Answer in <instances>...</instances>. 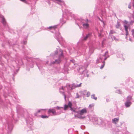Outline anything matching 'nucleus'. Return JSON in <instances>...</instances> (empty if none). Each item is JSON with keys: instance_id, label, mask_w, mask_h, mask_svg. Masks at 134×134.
Returning a JSON list of instances; mask_svg holds the SVG:
<instances>
[{"instance_id": "nucleus-1", "label": "nucleus", "mask_w": 134, "mask_h": 134, "mask_svg": "<svg viewBox=\"0 0 134 134\" xmlns=\"http://www.w3.org/2000/svg\"><path fill=\"white\" fill-rule=\"evenodd\" d=\"M87 112V110L86 108H85L79 111H78V115L77 117L80 119H83L85 118V116H80L86 113Z\"/></svg>"}, {"instance_id": "nucleus-2", "label": "nucleus", "mask_w": 134, "mask_h": 134, "mask_svg": "<svg viewBox=\"0 0 134 134\" xmlns=\"http://www.w3.org/2000/svg\"><path fill=\"white\" fill-rule=\"evenodd\" d=\"M108 51L106 52L104 55H101L99 57V58L97 59V63H98L101 60H102L103 57L104 56H105L106 55L108 54Z\"/></svg>"}, {"instance_id": "nucleus-3", "label": "nucleus", "mask_w": 134, "mask_h": 134, "mask_svg": "<svg viewBox=\"0 0 134 134\" xmlns=\"http://www.w3.org/2000/svg\"><path fill=\"white\" fill-rule=\"evenodd\" d=\"M0 18L1 19L2 23L4 25H5L6 24V21L4 17L2 15H0Z\"/></svg>"}, {"instance_id": "nucleus-4", "label": "nucleus", "mask_w": 134, "mask_h": 134, "mask_svg": "<svg viewBox=\"0 0 134 134\" xmlns=\"http://www.w3.org/2000/svg\"><path fill=\"white\" fill-rule=\"evenodd\" d=\"M52 113L53 115H55L56 111L54 109H49L48 111V113L49 114Z\"/></svg>"}, {"instance_id": "nucleus-5", "label": "nucleus", "mask_w": 134, "mask_h": 134, "mask_svg": "<svg viewBox=\"0 0 134 134\" xmlns=\"http://www.w3.org/2000/svg\"><path fill=\"white\" fill-rule=\"evenodd\" d=\"M64 88L63 87H62L60 89V92L63 93V95L64 96V98L65 99V100L66 98V96L65 95V94L64 93Z\"/></svg>"}, {"instance_id": "nucleus-6", "label": "nucleus", "mask_w": 134, "mask_h": 134, "mask_svg": "<svg viewBox=\"0 0 134 134\" xmlns=\"http://www.w3.org/2000/svg\"><path fill=\"white\" fill-rule=\"evenodd\" d=\"M131 104V103L130 101H126L125 103V106L126 107H129Z\"/></svg>"}, {"instance_id": "nucleus-7", "label": "nucleus", "mask_w": 134, "mask_h": 134, "mask_svg": "<svg viewBox=\"0 0 134 134\" xmlns=\"http://www.w3.org/2000/svg\"><path fill=\"white\" fill-rule=\"evenodd\" d=\"M124 27L125 28V30L126 31V36H127L128 34V32L127 30L128 26H127L126 25H124Z\"/></svg>"}, {"instance_id": "nucleus-8", "label": "nucleus", "mask_w": 134, "mask_h": 134, "mask_svg": "<svg viewBox=\"0 0 134 134\" xmlns=\"http://www.w3.org/2000/svg\"><path fill=\"white\" fill-rule=\"evenodd\" d=\"M84 20H83V26L84 28H86L88 27V24L87 23H84Z\"/></svg>"}, {"instance_id": "nucleus-9", "label": "nucleus", "mask_w": 134, "mask_h": 134, "mask_svg": "<svg viewBox=\"0 0 134 134\" xmlns=\"http://www.w3.org/2000/svg\"><path fill=\"white\" fill-rule=\"evenodd\" d=\"M119 119L117 118H114L112 119V122L113 123L115 124H116V122H118Z\"/></svg>"}, {"instance_id": "nucleus-10", "label": "nucleus", "mask_w": 134, "mask_h": 134, "mask_svg": "<svg viewBox=\"0 0 134 134\" xmlns=\"http://www.w3.org/2000/svg\"><path fill=\"white\" fill-rule=\"evenodd\" d=\"M91 35L90 33H89L85 37L83 38V40H86L89 37H90Z\"/></svg>"}, {"instance_id": "nucleus-11", "label": "nucleus", "mask_w": 134, "mask_h": 134, "mask_svg": "<svg viewBox=\"0 0 134 134\" xmlns=\"http://www.w3.org/2000/svg\"><path fill=\"white\" fill-rule=\"evenodd\" d=\"M68 105L69 107L70 108L71 110H72V103H71V102H70V101H69L68 102Z\"/></svg>"}, {"instance_id": "nucleus-12", "label": "nucleus", "mask_w": 134, "mask_h": 134, "mask_svg": "<svg viewBox=\"0 0 134 134\" xmlns=\"http://www.w3.org/2000/svg\"><path fill=\"white\" fill-rule=\"evenodd\" d=\"M81 84L82 83H81L79 85H75L74 84H73V86L75 87H80L81 86Z\"/></svg>"}, {"instance_id": "nucleus-13", "label": "nucleus", "mask_w": 134, "mask_h": 134, "mask_svg": "<svg viewBox=\"0 0 134 134\" xmlns=\"http://www.w3.org/2000/svg\"><path fill=\"white\" fill-rule=\"evenodd\" d=\"M60 61H61L59 59L58 60H55V61L53 62L52 63L54 64L55 63H59L60 62Z\"/></svg>"}, {"instance_id": "nucleus-14", "label": "nucleus", "mask_w": 134, "mask_h": 134, "mask_svg": "<svg viewBox=\"0 0 134 134\" xmlns=\"http://www.w3.org/2000/svg\"><path fill=\"white\" fill-rule=\"evenodd\" d=\"M131 99L132 97L131 96H128L127 98V101H130L131 100Z\"/></svg>"}, {"instance_id": "nucleus-15", "label": "nucleus", "mask_w": 134, "mask_h": 134, "mask_svg": "<svg viewBox=\"0 0 134 134\" xmlns=\"http://www.w3.org/2000/svg\"><path fill=\"white\" fill-rule=\"evenodd\" d=\"M120 26V24L118 22H117V24L116 25V27L117 28H119Z\"/></svg>"}, {"instance_id": "nucleus-16", "label": "nucleus", "mask_w": 134, "mask_h": 134, "mask_svg": "<svg viewBox=\"0 0 134 134\" xmlns=\"http://www.w3.org/2000/svg\"><path fill=\"white\" fill-rule=\"evenodd\" d=\"M111 38L113 40H115V41H118V40L114 36H112L111 37Z\"/></svg>"}, {"instance_id": "nucleus-17", "label": "nucleus", "mask_w": 134, "mask_h": 134, "mask_svg": "<svg viewBox=\"0 0 134 134\" xmlns=\"http://www.w3.org/2000/svg\"><path fill=\"white\" fill-rule=\"evenodd\" d=\"M91 98L95 100L97 99V98L95 97V95L94 94H93L91 95Z\"/></svg>"}, {"instance_id": "nucleus-18", "label": "nucleus", "mask_w": 134, "mask_h": 134, "mask_svg": "<svg viewBox=\"0 0 134 134\" xmlns=\"http://www.w3.org/2000/svg\"><path fill=\"white\" fill-rule=\"evenodd\" d=\"M115 33V32L114 30H112L110 31L109 34H111Z\"/></svg>"}, {"instance_id": "nucleus-19", "label": "nucleus", "mask_w": 134, "mask_h": 134, "mask_svg": "<svg viewBox=\"0 0 134 134\" xmlns=\"http://www.w3.org/2000/svg\"><path fill=\"white\" fill-rule=\"evenodd\" d=\"M69 107L68 105L66 104H65L64 105V110H66L68 108V107Z\"/></svg>"}, {"instance_id": "nucleus-20", "label": "nucleus", "mask_w": 134, "mask_h": 134, "mask_svg": "<svg viewBox=\"0 0 134 134\" xmlns=\"http://www.w3.org/2000/svg\"><path fill=\"white\" fill-rule=\"evenodd\" d=\"M10 125L8 124V129L9 130H11L12 129V127H10Z\"/></svg>"}, {"instance_id": "nucleus-21", "label": "nucleus", "mask_w": 134, "mask_h": 134, "mask_svg": "<svg viewBox=\"0 0 134 134\" xmlns=\"http://www.w3.org/2000/svg\"><path fill=\"white\" fill-rule=\"evenodd\" d=\"M57 27V26H51V27H49V29H51V28H53L54 29L55 28Z\"/></svg>"}, {"instance_id": "nucleus-22", "label": "nucleus", "mask_w": 134, "mask_h": 134, "mask_svg": "<svg viewBox=\"0 0 134 134\" xmlns=\"http://www.w3.org/2000/svg\"><path fill=\"white\" fill-rule=\"evenodd\" d=\"M61 54L59 56V58H60V57H62L63 56L62 51H61Z\"/></svg>"}, {"instance_id": "nucleus-23", "label": "nucleus", "mask_w": 134, "mask_h": 134, "mask_svg": "<svg viewBox=\"0 0 134 134\" xmlns=\"http://www.w3.org/2000/svg\"><path fill=\"white\" fill-rule=\"evenodd\" d=\"M94 105V104H90L89 105V107L90 108H91L92 107H93Z\"/></svg>"}, {"instance_id": "nucleus-24", "label": "nucleus", "mask_w": 134, "mask_h": 134, "mask_svg": "<svg viewBox=\"0 0 134 134\" xmlns=\"http://www.w3.org/2000/svg\"><path fill=\"white\" fill-rule=\"evenodd\" d=\"M132 35L134 37V29H132L131 30Z\"/></svg>"}, {"instance_id": "nucleus-25", "label": "nucleus", "mask_w": 134, "mask_h": 134, "mask_svg": "<svg viewBox=\"0 0 134 134\" xmlns=\"http://www.w3.org/2000/svg\"><path fill=\"white\" fill-rule=\"evenodd\" d=\"M41 117L43 118H48V116H44V115H42L41 116Z\"/></svg>"}, {"instance_id": "nucleus-26", "label": "nucleus", "mask_w": 134, "mask_h": 134, "mask_svg": "<svg viewBox=\"0 0 134 134\" xmlns=\"http://www.w3.org/2000/svg\"><path fill=\"white\" fill-rule=\"evenodd\" d=\"M90 93L89 92H87V97H89L90 95Z\"/></svg>"}, {"instance_id": "nucleus-27", "label": "nucleus", "mask_w": 134, "mask_h": 134, "mask_svg": "<svg viewBox=\"0 0 134 134\" xmlns=\"http://www.w3.org/2000/svg\"><path fill=\"white\" fill-rule=\"evenodd\" d=\"M103 62H104V64H103L102 65V66H101V67H100V69H102V68H103L104 66V61H103Z\"/></svg>"}, {"instance_id": "nucleus-28", "label": "nucleus", "mask_w": 134, "mask_h": 134, "mask_svg": "<svg viewBox=\"0 0 134 134\" xmlns=\"http://www.w3.org/2000/svg\"><path fill=\"white\" fill-rule=\"evenodd\" d=\"M61 108H63V107H56V108L58 109H60Z\"/></svg>"}, {"instance_id": "nucleus-29", "label": "nucleus", "mask_w": 134, "mask_h": 134, "mask_svg": "<svg viewBox=\"0 0 134 134\" xmlns=\"http://www.w3.org/2000/svg\"><path fill=\"white\" fill-rule=\"evenodd\" d=\"M105 57L104 58V60H106V59H107V58L109 57L108 56H107L106 55H105Z\"/></svg>"}, {"instance_id": "nucleus-30", "label": "nucleus", "mask_w": 134, "mask_h": 134, "mask_svg": "<svg viewBox=\"0 0 134 134\" xmlns=\"http://www.w3.org/2000/svg\"><path fill=\"white\" fill-rule=\"evenodd\" d=\"M20 0L22 2H25V3H26V1L25 0Z\"/></svg>"}, {"instance_id": "nucleus-31", "label": "nucleus", "mask_w": 134, "mask_h": 134, "mask_svg": "<svg viewBox=\"0 0 134 134\" xmlns=\"http://www.w3.org/2000/svg\"><path fill=\"white\" fill-rule=\"evenodd\" d=\"M128 8L129 9L131 8V4H130L129 5H128Z\"/></svg>"}, {"instance_id": "nucleus-32", "label": "nucleus", "mask_w": 134, "mask_h": 134, "mask_svg": "<svg viewBox=\"0 0 134 134\" xmlns=\"http://www.w3.org/2000/svg\"><path fill=\"white\" fill-rule=\"evenodd\" d=\"M134 22V21H131L130 23V24L131 25L132 24V23Z\"/></svg>"}, {"instance_id": "nucleus-33", "label": "nucleus", "mask_w": 134, "mask_h": 134, "mask_svg": "<svg viewBox=\"0 0 134 134\" xmlns=\"http://www.w3.org/2000/svg\"><path fill=\"white\" fill-rule=\"evenodd\" d=\"M76 95H77V97H76V98H78L79 97V96L78 94V93H76Z\"/></svg>"}, {"instance_id": "nucleus-34", "label": "nucleus", "mask_w": 134, "mask_h": 134, "mask_svg": "<svg viewBox=\"0 0 134 134\" xmlns=\"http://www.w3.org/2000/svg\"><path fill=\"white\" fill-rule=\"evenodd\" d=\"M117 93H120V90H119L117 91Z\"/></svg>"}, {"instance_id": "nucleus-35", "label": "nucleus", "mask_w": 134, "mask_h": 134, "mask_svg": "<svg viewBox=\"0 0 134 134\" xmlns=\"http://www.w3.org/2000/svg\"><path fill=\"white\" fill-rule=\"evenodd\" d=\"M43 110V109H40V110H39L38 111V113H39V112L41 111V110Z\"/></svg>"}, {"instance_id": "nucleus-36", "label": "nucleus", "mask_w": 134, "mask_h": 134, "mask_svg": "<svg viewBox=\"0 0 134 134\" xmlns=\"http://www.w3.org/2000/svg\"><path fill=\"white\" fill-rule=\"evenodd\" d=\"M58 53V52L57 51H56L55 53V55L57 54Z\"/></svg>"}, {"instance_id": "nucleus-37", "label": "nucleus", "mask_w": 134, "mask_h": 134, "mask_svg": "<svg viewBox=\"0 0 134 134\" xmlns=\"http://www.w3.org/2000/svg\"><path fill=\"white\" fill-rule=\"evenodd\" d=\"M56 0L59 2H62V1H61V0Z\"/></svg>"}, {"instance_id": "nucleus-38", "label": "nucleus", "mask_w": 134, "mask_h": 134, "mask_svg": "<svg viewBox=\"0 0 134 134\" xmlns=\"http://www.w3.org/2000/svg\"><path fill=\"white\" fill-rule=\"evenodd\" d=\"M101 35L100 34H99L98 36L99 37H101Z\"/></svg>"}, {"instance_id": "nucleus-39", "label": "nucleus", "mask_w": 134, "mask_h": 134, "mask_svg": "<svg viewBox=\"0 0 134 134\" xmlns=\"http://www.w3.org/2000/svg\"><path fill=\"white\" fill-rule=\"evenodd\" d=\"M124 23H126V24H127V22L126 21H124Z\"/></svg>"}, {"instance_id": "nucleus-40", "label": "nucleus", "mask_w": 134, "mask_h": 134, "mask_svg": "<svg viewBox=\"0 0 134 134\" xmlns=\"http://www.w3.org/2000/svg\"><path fill=\"white\" fill-rule=\"evenodd\" d=\"M71 110L73 111H75V110H74L73 109V108H72V110Z\"/></svg>"}, {"instance_id": "nucleus-41", "label": "nucleus", "mask_w": 134, "mask_h": 134, "mask_svg": "<svg viewBox=\"0 0 134 134\" xmlns=\"http://www.w3.org/2000/svg\"><path fill=\"white\" fill-rule=\"evenodd\" d=\"M133 6L134 7V3L133 2Z\"/></svg>"}, {"instance_id": "nucleus-42", "label": "nucleus", "mask_w": 134, "mask_h": 134, "mask_svg": "<svg viewBox=\"0 0 134 134\" xmlns=\"http://www.w3.org/2000/svg\"><path fill=\"white\" fill-rule=\"evenodd\" d=\"M129 40H130V41H131V38H130Z\"/></svg>"}, {"instance_id": "nucleus-43", "label": "nucleus", "mask_w": 134, "mask_h": 134, "mask_svg": "<svg viewBox=\"0 0 134 134\" xmlns=\"http://www.w3.org/2000/svg\"><path fill=\"white\" fill-rule=\"evenodd\" d=\"M132 1V0H131ZM133 1H134V0H133Z\"/></svg>"}]
</instances>
